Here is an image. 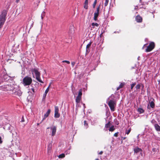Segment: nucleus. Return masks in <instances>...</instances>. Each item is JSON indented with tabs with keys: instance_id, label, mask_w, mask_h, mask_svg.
<instances>
[{
	"instance_id": "obj_1",
	"label": "nucleus",
	"mask_w": 160,
	"mask_h": 160,
	"mask_svg": "<svg viewBox=\"0 0 160 160\" xmlns=\"http://www.w3.org/2000/svg\"><path fill=\"white\" fill-rule=\"evenodd\" d=\"M0 89L3 91H8V93L10 94L20 96L22 94L21 91L18 88V86L13 84H6L1 86Z\"/></svg>"
},
{
	"instance_id": "obj_2",
	"label": "nucleus",
	"mask_w": 160,
	"mask_h": 160,
	"mask_svg": "<svg viewBox=\"0 0 160 160\" xmlns=\"http://www.w3.org/2000/svg\"><path fill=\"white\" fill-rule=\"evenodd\" d=\"M107 103L110 107L111 110L112 112L114 111L116 102L114 95H112L107 99Z\"/></svg>"
},
{
	"instance_id": "obj_3",
	"label": "nucleus",
	"mask_w": 160,
	"mask_h": 160,
	"mask_svg": "<svg viewBox=\"0 0 160 160\" xmlns=\"http://www.w3.org/2000/svg\"><path fill=\"white\" fill-rule=\"evenodd\" d=\"M7 14L6 10H3L0 15V29L2 27L6 21V17Z\"/></svg>"
},
{
	"instance_id": "obj_4",
	"label": "nucleus",
	"mask_w": 160,
	"mask_h": 160,
	"mask_svg": "<svg viewBox=\"0 0 160 160\" xmlns=\"http://www.w3.org/2000/svg\"><path fill=\"white\" fill-rule=\"evenodd\" d=\"M31 72L33 74L34 73L35 74L36 76V79L37 81L41 83H43L42 81L40 79V72H39L38 69L36 68L32 69L31 70Z\"/></svg>"
},
{
	"instance_id": "obj_5",
	"label": "nucleus",
	"mask_w": 160,
	"mask_h": 160,
	"mask_svg": "<svg viewBox=\"0 0 160 160\" xmlns=\"http://www.w3.org/2000/svg\"><path fill=\"white\" fill-rule=\"evenodd\" d=\"M32 79L30 77L27 76L23 79V84L24 86L30 85L32 82Z\"/></svg>"
},
{
	"instance_id": "obj_6",
	"label": "nucleus",
	"mask_w": 160,
	"mask_h": 160,
	"mask_svg": "<svg viewBox=\"0 0 160 160\" xmlns=\"http://www.w3.org/2000/svg\"><path fill=\"white\" fill-rule=\"evenodd\" d=\"M155 44L153 42H151L150 43L149 45L146 49L145 52H148L152 51L154 48Z\"/></svg>"
},
{
	"instance_id": "obj_7",
	"label": "nucleus",
	"mask_w": 160,
	"mask_h": 160,
	"mask_svg": "<svg viewBox=\"0 0 160 160\" xmlns=\"http://www.w3.org/2000/svg\"><path fill=\"white\" fill-rule=\"evenodd\" d=\"M100 8V5L97 8L94 14V18L93 19L96 21L97 20V18L99 14V12Z\"/></svg>"
},
{
	"instance_id": "obj_8",
	"label": "nucleus",
	"mask_w": 160,
	"mask_h": 160,
	"mask_svg": "<svg viewBox=\"0 0 160 160\" xmlns=\"http://www.w3.org/2000/svg\"><path fill=\"white\" fill-rule=\"evenodd\" d=\"M50 128L51 132V135L54 136L56 134L57 130V127L56 126H52L50 127L47 128V129Z\"/></svg>"
},
{
	"instance_id": "obj_9",
	"label": "nucleus",
	"mask_w": 160,
	"mask_h": 160,
	"mask_svg": "<svg viewBox=\"0 0 160 160\" xmlns=\"http://www.w3.org/2000/svg\"><path fill=\"white\" fill-rule=\"evenodd\" d=\"M133 151L134 152V153H135L137 154V153H139V152H140L141 154L142 155V149L141 148H139L138 147H136L135 148L133 149Z\"/></svg>"
},
{
	"instance_id": "obj_10",
	"label": "nucleus",
	"mask_w": 160,
	"mask_h": 160,
	"mask_svg": "<svg viewBox=\"0 0 160 160\" xmlns=\"http://www.w3.org/2000/svg\"><path fill=\"white\" fill-rule=\"evenodd\" d=\"M8 130L9 131V132L12 133V135H13L12 132L14 130V128L12 126L10 125L9 124L8 125Z\"/></svg>"
},
{
	"instance_id": "obj_11",
	"label": "nucleus",
	"mask_w": 160,
	"mask_h": 160,
	"mask_svg": "<svg viewBox=\"0 0 160 160\" xmlns=\"http://www.w3.org/2000/svg\"><path fill=\"white\" fill-rule=\"evenodd\" d=\"M51 112V110L50 109H48L47 112L44 115V118H43L42 119V121H43L47 117H48L49 115L50 114Z\"/></svg>"
},
{
	"instance_id": "obj_12",
	"label": "nucleus",
	"mask_w": 160,
	"mask_h": 160,
	"mask_svg": "<svg viewBox=\"0 0 160 160\" xmlns=\"http://www.w3.org/2000/svg\"><path fill=\"white\" fill-rule=\"evenodd\" d=\"M136 21L138 22H141L142 21V18L139 15H137L135 18Z\"/></svg>"
},
{
	"instance_id": "obj_13",
	"label": "nucleus",
	"mask_w": 160,
	"mask_h": 160,
	"mask_svg": "<svg viewBox=\"0 0 160 160\" xmlns=\"http://www.w3.org/2000/svg\"><path fill=\"white\" fill-rule=\"evenodd\" d=\"M52 142H50L49 143L48 145V153H50L52 151Z\"/></svg>"
},
{
	"instance_id": "obj_14",
	"label": "nucleus",
	"mask_w": 160,
	"mask_h": 160,
	"mask_svg": "<svg viewBox=\"0 0 160 160\" xmlns=\"http://www.w3.org/2000/svg\"><path fill=\"white\" fill-rule=\"evenodd\" d=\"M154 127L155 130L158 132H160V126L158 124H155L154 125Z\"/></svg>"
},
{
	"instance_id": "obj_15",
	"label": "nucleus",
	"mask_w": 160,
	"mask_h": 160,
	"mask_svg": "<svg viewBox=\"0 0 160 160\" xmlns=\"http://www.w3.org/2000/svg\"><path fill=\"white\" fill-rule=\"evenodd\" d=\"M81 97H79L78 96H77L76 98V102L78 105L79 103L81 100Z\"/></svg>"
},
{
	"instance_id": "obj_16",
	"label": "nucleus",
	"mask_w": 160,
	"mask_h": 160,
	"mask_svg": "<svg viewBox=\"0 0 160 160\" xmlns=\"http://www.w3.org/2000/svg\"><path fill=\"white\" fill-rule=\"evenodd\" d=\"M92 42H90L86 46V51L87 52H89L90 51L89 48L91 46V45L92 44Z\"/></svg>"
},
{
	"instance_id": "obj_17",
	"label": "nucleus",
	"mask_w": 160,
	"mask_h": 160,
	"mask_svg": "<svg viewBox=\"0 0 160 160\" xmlns=\"http://www.w3.org/2000/svg\"><path fill=\"white\" fill-rule=\"evenodd\" d=\"M138 111L139 113L141 114L143 113L144 112V111L142 108H139L138 109Z\"/></svg>"
},
{
	"instance_id": "obj_18",
	"label": "nucleus",
	"mask_w": 160,
	"mask_h": 160,
	"mask_svg": "<svg viewBox=\"0 0 160 160\" xmlns=\"http://www.w3.org/2000/svg\"><path fill=\"white\" fill-rule=\"evenodd\" d=\"M124 85V83H121L119 85V86L117 87V90H118L120 88H121L123 87Z\"/></svg>"
},
{
	"instance_id": "obj_19",
	"label": "nucleus",
	"mask_w": 160,
	"mask_h": 160,
	"mask_svg": "<svg viewBox=\"0 0 160 160\" xmlns=\"http://www.w3.org/2000/svg\"><path fill=\"white\" fill-rule=\"evenodd\" d=\"M29 90V92H30L32 94H33L35 92V89L34 88H32L30 89V88Z\"/></svg>"
},
{
	"instance_id": "obj_20",
	"label": "nucleus",
	"mask_w": 160,
	"mask_h": 160,
	"mask_svg": "<svg viewBox=\"0 0 160 160\" xmlns=\"http://www.w3.org/2000/svg\"><path fill=\"white\" fill-rule=\"evenodd\" d=\"M60 116V114L58 112H55L54 117L55 118H59Z\"/></svg>"
},
{
	"instance_id": "obj_21",
	"label": "nucleus",
	"mask_w": 160,
	"mask_h": 160,
	"mask_svg": "<svg viewBox=\"0 0 160 160\" xmlns=\"http://www.w3.org/2000/svg\"><path fill=\"white\" fill-rule=\"evenodd\" d=\"M84 128L85 129H87L88 128V124L87 121L86 120L84 121Z\"/></svg>"
},
{
	"instance_id": "obj_22",
	"label": "nucleus",
	"mask_w": 160,
	"mask_h": 160,
	"mask_svg": "<svg viewBox=\"0 0 160 160\" xmlns=\"http://www.w3.org/2000/svg\"><path fill=\"white\" fill-rule=\"evenodd\" d=\"M82 89H80L79 90V92H78V95L77 96H78L79 97H82Z\"/></svg>"
},
{
	"instance_id": "obj_23",
	"label": "nucleus",
	"mask_w": 160,
	"mask_h": 160,
	"mask_svg": "<svg viewBox=\"0 0 160 160\" xmlns=\"http://www.w3.org/2000/svg\"><path fill=\"white\" fill-rule=\"evenodd\" d=\"M110 121L108 122V123H106L105 125V128H108L110 127L111 125Z\"/></svg>"
},
{
	"instance_id": "obj_24",
	"label": "nucleus",
	"mask_w": 160,
	"mask_h": 160,
	"mask_svg": "<svg viewBox=\"0 0 160 160\" xmlns=\"http://www.w3.org/2000/svg\"><path fill=\"white\" fill-rule=\"evenodd\" d=\"M150 107L152 108H154L155 104L153 101H151V102H150Z\"/></svg>"
},
{
	"instance_id": "obj_25",
	"label": "nucleus",
	"mask_w": 160,
	"mask_h": 160,
	"mask_svg": "<svg viewBox=\"0 0 160 160\" xmlns=\"http://www.w3.org/2000/svg\"><path fill=\"white\" fill-rule=\"evenodd\" d=\"M92 28H94L95 26H96L97 27H98L99 26V25L98 23H97L92 22Z\"/></svg>"
},
{
	"instance_id": "obj_26",
	"label": "nucleus",
	"mask_w": 160,
	"mask_h": 160,
	"mask_svg": "<svg viewBox=\"0 0 160 160\" xmlns=\"http://www.w3.org/2000/svg\"><path fill=\"white\" fill-rule=\"evenodd\" d=\"M115 129V128H114V126H112L111 127L109 128V131L112 132L114 131Z\"/></svg>"
},
{
	"instance_id": "obj_27",
	"label": "nucleus",
	"mask_w": 160,
	"mask_h": 160,
	"mask_svg": "<svg viewBox=\"0 0 160 160\" xmlns=\"http://www.w3.org/2000/svg\"><path fill=\"white\" fill-rule=\"evenodd\" d=\"M65 156V154L62 153L58 156V158H62L64 157Z\"/></svg>"
},
{
	"instance_id": "obj_28",
	"label": "nucleus",
	"mask_w": 160,
	"mask_h": 160,
	"mask_svg": "<svg viewBox=\"0 0 160 160\" xmlns=\"http://www.w3.org/2000/svg\"><path fill=\"white\" fill-rule=\"evenodd\" d=\"M59 112V108L58 106H55V110H54V112Z\"/></svg>"
},
{
	"instance_id": "obj_29",
	"label": "nucleus",
	"mask_w": 160,
	"mask_h": 160,
	"mask_svg": "<svg viewBox=\"0 0 160 160\" xmlns=\"http://www.w3.org/2000/svg\"><path fill=\"white\" fill-rule=\"evenodd\" d=\"M136 83L134 82L131 84V89L132 90L134 86L136 85Z\"/></svg>"
},
{
	"instance_id": "obj_30",
	"label": "nucleus",
	"mask_w": 160,
	"mask_h": 160,
	"mask_svg": "<svg viewBox=\"0 0 160 160\" xmlns=\"http://www.w3.org/2000/svg\"><path fill=\"white\" fill-rule=\"evenodd\" d=\"M108 2L109 0H105V2L104 3V7H106L108 5Z\"/></svg>"
},
{
	"instance_id": "obj_31",
	"label": "nucleus",
	"mask_w": 160,
	"mask_h": 160,
	"mask_svg": "<svg viewBox=\"0 0 160 160\" xmlns=\"http://www.w3.org/2000/svg\"><path fill=\"white\" fill-rule=\"evenodd\" d=\"M131 131V128H129L128 130H126L125 132V133L127 134H128Z\"/></svg>"
},
{
	"instance_id": "obj_32",
	"label": "nucleus",
	"mask_w": 160,
	"mask_h": 160,
	"mask_svg": "<svg viewBox=\"0 0 160 160\" xmlns=\"http://www.w3.org/2000/svg\"><path fill=\"white\" fill-rule=\"evenodd\" d=\"M97 0H95L94 1V3L93 4V5H92L93 8H95V6L97 3Z\"/></svg>"
},
{
	"instance_id": "obj_33",
	"label": "nucleus",
	"mask_w": 160,
	"mask_h": 160,
	"mask_svg": "<svg viewBox=\"0 0 160 160\" xmlns=\"http://www.w3.org/2000/svg\"><path fill=\"white\" fill-rule=\"evenodd\" d=\"M138 8H142V6H141L140 5L139 6H135L134 9H135V10H137Z\"/></svg>"
},
{
	"instance_id": "obj_34",
	"label": "nucleus",
	"mask_w": 160,
	"mask_h": 160,
	"mask_svg": "<svg viewBox=\"0 0 160 160\" xmlns=\"http://www.w3.org/2000/svg\"><path fill=\"white\" fill-rule=\"evenodd\" d=\"M140 87H141V84H138L136 86V88L137 89H139L140 88Z\"/></svg>"
},
{
	"instance_id": "obj_35",
	"label": "nucleus",
	"mask_w": 160,
	"mask_h": 160,
	"mask_svg": "<svg viewBox=\"0 0 160 160\" xmlns=\"http://www.w3.org/2000/svg\"><path fill=\"white\" fill-rule=\"evenodd\" d=\"M84 8L85 9H88V4H84Z\"/></svg>"
},
{
	"instance_id": "obj_36",
	"label": "nucleus",
	"mask_w": 160,
	"mask_h": 160,
	"mask_svg": "<svg viewBox=\"0 0 160 160\" xmlns=\"http://www.w3.org/2000/svg\"><path fill=\"white\" fill-rule=\"evenodd\" d=\"M49 91V87H48L46 89V90L45 91L44 93H45L46 94H47V93Z\"/></svg>"
},
{
	"instance_id": "obj_37",
	"label": "nucleus",
	"mask_w": 160,
	"mask_h": 160,
	"mask_svg": "<svg viewBox=\"0 0 160 160\" xmlns=\"http://www.w3.org/2000/svg\"><path fill=\"white\" fill-rule=\"evenodd\" d=\"M62 62H66L68 64H70V62L69 61H67V60H63L62 61Z\"/></svg>"
},
{
	"instance_id": "obj_38",
	"label": "nucleus",
	"mask_w": 160,
	"mask_h": 160,
	"mask_svg": "<svg viewBox=\"0 0 160 160\" xmlns=\"http://www.w3.org/2000/svg\"><path fill=\"white\" fill-rule=\"evenodd\" d=\"M47 94H46L45 93H44V94H43V98H42L43 99H45V98L46 97V95H47Z\"/></svg>"
},
{
	"instance_id": "obj_39",
	"label": "nucleus",
	"mask_w": 160,
	"mask_h": 160,
	"mask_svg": "<svg viewBox=\"0 0 160 160\" xmlns=\"http://www.w3.org/2000/svg\"><path fill=\"white\" fill-rule=\"evenodd\" d=\"M65 153L66 154H69L70 153V151L69 150H68L67 151H66L65 152Z\"/></svg>"
},
{
	"instance_id": "obj_40",
	"label": "nucleus",
	"mask_w": 160,
	"mask_h": 160,
	"mask_svg": "<svg viewBox=\"0 0 160 160\" xmlns=\"http://www.w3.org/2000/svg\"><path fill=\"white\" fill-rule=\"evenodd\" d=\"M25 121L24 119L23 116H22V118L21 121L22 122H24Z\"/></svg>"
},
{
	"instance_id": "obj_41",
	"label": "nucleus",
	"mask_w": 160,
	"mask_h": 160,
	"mask_svg": "<svg viewBox=\"0 0 160 160\" xmlns=\"http://www.w3.org/2000/svg\"><path fill=\"white\" fill-rule=\"evenodd\" d=\"M84 4H88V0H85Z\"/></svg>"
},
{
	"instance_id": "obj_42",
	"label": "nucleus",
	"mask_w": 160,
	"mask_h": 160,
	"mask_svg": "<svg viewBox=\"0 0 160 160\" xmlns=\"http://www.w3.org/2000/svg\"><path fill=\"white\" fill-rule=\"evenodd\" d=\"M118 132L115 133H114V136L115 137H117L118 136Z\"/></svg>"
},
{
	"instance_id": "obj_43",
	"label": "nucleus",
	"mask_w": 160,
	"mask_h": 160,
	"mask_svg": "<svg viewBox=\"0 0 160 160\" xmlns=\"http://www.w3.org/2000/svg\"><path fill=\"white\" fill-rule=\"evenodd\" d=\"M75 64V62H71V64L72 66V67H73V66H74Z\"/></svg>"
},
{
	"instance_id": "obj_44",
	"label": "nucleus",
	"mask_w": 160,
	"mask_h": 160,
	"mask_svg": "<svg viewBox=\"0 0 160 160\" xmlns=\"http://www.w3.org/2000/svg\"><path fill=\"white\" fill-rule=\"evenodd\" d=\"M41 15H42V16H45V12H44V11H43L42 13V14H41Z\"/></svg>"
},
{
	"instance_id": "obj_45",
	"label": "nucleus",
	"mask_w": 160,
	"mask_h": 160,
	"mask_svg": "<svg viewBox=\"0 0 160 160\" xmlns=\"http://www.w3.org/2000/svg\"><path fill=\"white\" fill-rule=\"evenodd\" d=\"M103 152V151H101L99 153H98V154H100V155H102V154Z\"/></svg>"
},
{
	"instance_id": "obj_46",
	"label": "nucleus",
	"mask_w": 160,
	"mask_h": 160,
	"mask_svg": "<svg viewBox=\"0 0 160 160\" xmlns=\"http://www.w3.org/2000/svg\"><path fill=\"white\" fill-rule=\"evenodd\" d=\"M82 104H83V106L84 109L85 108V104H84V103H82Z\"/></svg>"
},
{
	"instance_id": "obj_47",
	"label": "nucleus",
	"mask_w": 160,
	"mask_h": 160,
	"mask_svg": "<svg viewBox=\"0 0 160 160\" xmlns=\"http://www.w3.org/2000/svg\"><path fill=\"white\" fill-rule=\"evenodd\" d=\"M2 141L1 139V138L0 137V143H2Z\"/></svg>"
},
{
	"instance_id": "obj_48",
	"label": "nucleus",
	"mask_w": 160,
	"mask_h": 160,
	"mask_svg": "<svg viewBox=\"0 0 160 160\" xmlns=\"http://www.w3.org/2000/svg\"><path fill=\"white\" fill-rule=\"evenodd\" d=\"M7 77H8V75H5V76H4V77H3V78H4V79H5L6 78V77L7 78Z\"/></svg>"
},
{
	"instance_id": "obj_49",
	"label": "nucleus",
	"mask_w": 160,
	"mask_h": 160,
	"mask_svg": "<svg viewBox=\"0 0 160 160\" xmlns=\"http://www.w3.org/2000/svg\"><path fill=\"white\" fill-rule=\"evenodd\" d=\"M146 44H145L144 45V46H143V47H142V49H144V47H145V45H146Z\"/></svg>"
},
{
	"instance_id": "obj_50",
	"label": "nucleus",
	"mask_w": 160,
	"mask_h": 160,
	"mask_svg": "<svg viewBox=\"0 0 160 160\" xmlns=\"http://www.w3.org/2000/svg\"><path fill=\"white\" fill-rule=\"evenodd\" d=\"M44 16H42V15H41V18L42 19H43V17H44Z\"/></svg>"
},
{
	"instance_id": "obj_51",
	"label": "nucleus",
	"mask_w": 160,
	"mask_h": 160,
	"mask_svg": "<svg viewBox=\"0 0 160 160\" xmlns=\"http://www.w3.org/2000/svg\"><path fill=\"white\" fill-rule=\"evenodd\" d=\"M19 0H16V2L17 3H18L19 2Z\"/></svg>"
},
{
	"instance_id": "obj_52",
	"label": "nucleus",
	"mask_w": 160,
	"mask_h": 160,
	"mask_svg": "<svg viewBox=\"0 0 160 160\" xmlns=\"http://www.w3.org/2000/svg\"><path fill=\"white\" fill-rule=\"evenodd\" d=\"M141 86L142 85V88H143L144 87V86L142 84H141Z\"/></svg>"
},
{
	"instance_id": "obj_53",
	"label": "nucleus",
	"mask_w": 160,
	"mask_h": 160,
	"mask_svg": "<svg viewBox=\"0 0 160 160\" xmlns=\"http://www.w3.org/2000/svg\"><path fill=\"white\" fill-rule=\"evenodd\" d=\"M126 138V137H123V139H123V140H125V139Z\"/></svg>"
},
{
	"instance_id": "obj_54",
	"label": "nucleus",
	"mask_w": 160,
	"mask_h": 160,
	"mask_svg": "<svg viewBox=\"0 0 160 160\" xmlns=\"http://www.w3.org/2000/svg\"><path fill=\"white\" fill-rule=\"evenodd\" d=\"M103 33V32H102V33L100 34V37H101V36H102V34Z\"/></svg>"
},
{
	"instance_id": "obj_55",
	"label": "nucleus",
	"mask_w": 160,
	"mask_h": 160,
	"mask_svg": "<svg viewBox=\"0 0 160 160\" xmlns=\"http://www.w3.org/2000/svg\"><path fill=\"white\" fill-rule=\"evenodd\" d=\"M150 12L152 13V14H153V13L155 12V11H154L153 12Z\"/></svg>"
},
{
	"instance_id": "obj_56",
	"label": "nucleus",
	"mask_w": 160,
	"mask_h": 160,
	"mask_svg": "<svg viewBox=\"0 0 160 160\" xmlns=\"http://www.w3.org/2000/svg\"><path fill=\"white\" fill-rule=\"evenodd\" d=\"M139 58H140V57H139H139H138V60H139Z\"/></svg>"
},
{
	"instance_id": "obj_57",
	"label": "nucleus",
	"mask_w": 160,
	"mask_h": 160,
	"mask_svg": "<svg viewBox=\"0 0 160 160\" xmlns=\"http://www.w3.org/2000/svg\"><path fill=\"white\" fill-rule=\"evenodd\" d=\"M50 86H51V85H49V86H48V87H49H49H50Z\"/></svg>"
},
{
	"instance_id": "obj_58",
	"label": "nucleus",
	"mask_w": 160,
	"mask_h": 160,
	"mask_svg": "<svg viewBox=\"0 0 160 160\" xmlns=\"http://www.w3.org/2000/svg\"><path fill=\"white\" fill-rule=\"evenodd\" d=\"M95 160H99V159H96Z\"/></svg>"
},
{
	"instance_id": "obj_59",
	"label": "nucleus",
	"mask_w": 160,
	"mask_h": 160,
	"mask_svg": "<svg viewBox=\"0 0 160 160\" xmlns=\"http://www.w3.org/2000/svg\"><path fill=\"white\" fill-rule=\"evenodd\" d=\"M148 109H150V108H149V107H148Z\"/></svg>"
},
{
	"instance_id": "obj_60",
	"label": "nucleus",
	"mask_w": 160,
	"mask_h": 160,
	"mask_svg": "<svg viewBox=\"0 0 160 160\" xmlns=\"http://www.w3.org/2000/svg\"><path fill=\"white\" fill-rule=\"evenodd\" d=\"M51 83H52L51 82H50V84H49V85H51Z\"/></svg>"
},
{
	"instance_id": "obj_61",
	"label": "nucleus",
	"mask_w": 160,
	"mask_h": 160,
	"mask_svg": "<svg viewBox=\"0 0 160 160\" xmlns=\"http://www.w3.org/2000/svg\"><path fill=\"white\" fill-rule=\"evenodd\" d=\"M153 18H154V15H153Z\"/></svg>"
},
{
	"instance_id": "obj_62",
	"label": "nucleus",
	"mask_w": 160,
	"mask_h": 160,
	"mask_svg": "<svg viewBox=\"0 0 160 160\" xmlns=\"http://www.w3.org/2000/svg\"><path fill=\"white\" fill-rule=\"evenodd\" d=\"M114 32V33H116V32Z\"/></svg>"
},
{
	"instance_id": "obj_63",
	"label": "nucleus",
	"mask_w": 160,
	"mask_h": 160,
	"mask_svg": "<svg viewBox=\"0 0 160 160\" xmlns=\"http://www.w3.org/2000/svg\"><path fill=\"white\" fill-rule=\"evenodd\" d=\"M141 0H140V2H141Z\"/></svg>"
}]
</instances>
